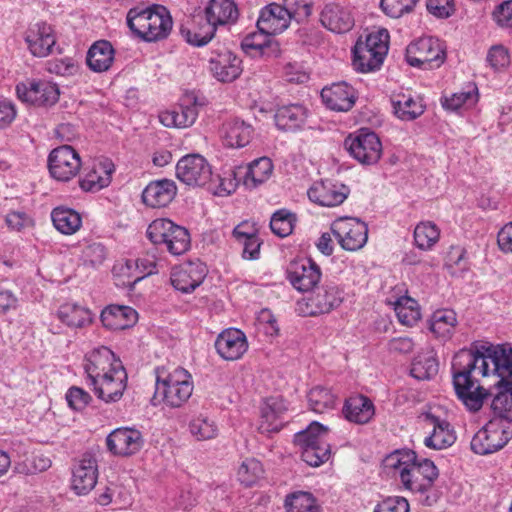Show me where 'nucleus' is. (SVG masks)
<instances>
[{"instance_id":"f257e3e1","label":"nucleus","mask_w":512,"mask_h":512,"mask_svg":"<svg viewBox=\"0 0 512 512\" xmlns=\"http://www.w3.org/2000/svg\"><path fill=\"white\" fill-rule=\"evenodd\" d=\"M490 346H481L476 351L460 350L452 361L453 384L457 396L472 411H479L488 398L489 389L477 385L473 373L482 377L491 376Z\"/></svg>"},{"instance_id":"f03ea898","label":"nucleus","mask_w":512,"mask_h":512,"mask_svg":"<svg viewBox=\"0 0 512 512\" xmlns=\"http://www.w3.org/2000/svg\"><path fill=\"white\" fill-rule=\"evenodd\" d=\"M382 466L387 475L398 477L404 489L412 493H425L438 477V470L431 460L418 459L409 449L393 451L384 458Z\"/></svg>"},{"instance_id":"7ed1b4c3","label":"nucleus","mask_w":512,"mask_h":512,"mask_svg":"<svg viewBox=\"0 0 512 512\" xmlns=\"http://www.w3.org/2000/svg\"><path fill=\"white\" fill-rule=\"evenodd\" d=\"M491 376L498 378L488 392L494 418L512 421V349L490 345Z\"/></svg>"},{"instance_id":"20e7f679","label":"nucleus","mask_w":512,"mask_h":512,"mask_svg":"<svg viewBox=\"0 0 512 512\" xmlns=\"http://www.w3.org/2000/svg\"><path fill=\"white\" fill-rule=\"evenodd\" d=\"M155 392L151 399L153 405L165 403L172 408H179L191 397L193 382L191 375L182 367L174 369L166 376L156 370Z\"/></svg>"},{"instance_id":"39448f33","label":"nucleus","mask_w":512,"mask_h":512,"mask_svg":"<svg viewBox=\"0 0 512 512\" xmlns=\"http://www.w3.org/2000/svg\"><path fill=\"white\" fill-rule=\"evenodd\" d=\"M389 34L386 29L369 33L359 38L352 50V64L356 71L368 73L378 70L388 52Z\"/></svg>"},{"instance_id":"423d86ee","label":"nucleus","mask_w":512,"mask_h":512,"mask_svg":"<svg viewBox=\"0 0 512 512\" xmlns=\"http://www.w3.org/2000/svg\"><path fill=\"white\" fill-rule=\"evenodd\" d=\"M291 17L283 6L272 3L264 7L258 16V37L264 40L258 41V55L277 57L280 47L273 35L283 32L290 23Z\"/></svg>"},{"instance_id":"0eeeda50","label":"nucleus","mask_w":512,"mask_h":512,"mask_svg":"<svg viewBox=\"0 0 512 512\" xmlns=\"http://www.w3.org/2000/svg\"><path fill=\"white\" fill-rule=\"evenodd\" d=\"M329 440V429L319 422H312L294 436V442L301 450L302 460L313 467H318L331 458Z\"/></svg>"},{"instance_id":"6e6552de","label":"nucleus","mask_w":512,"mask_h":512,"mask_svg":"<svg viewBox=\"0 0 512 512\" xmlns=\"http://www.w3.org/2000/svg\"><path fill=\"white\" fill-rule=\"evenodd\" d=\"M148 239L158 246H164L172 255L185 253L191 244L188 230L169 219H156L146 231Z\"/></svg>"},{"instance_id":"1a4fd4ad","label":"nucleus","mask_w":512,"mask_h":512,"mask_svg":"<svg viewBox=\"0 0 512 512\" xmlns=\"http://www.w3.org/2000/svg\"><path fill=\"white\" fill-rule=\"evenodd\" d=\"M512 438V421L492 418L475 433L471 440V449L479 455H488L502 449Z\"/></svg>"},{"instance_id":"9d476101","label":"nucleus","mask_w":512,"mask_h":512,"mask_svg":"<svg viewBox=\"0 0 512 512\" xmlns=\"http://www.w3.org/2000/svg\"><path fill=\"white\" fill-rule=\"evenodd\" d=\"M446 59L444 44L435 37H422L411 42L406 48V61L423 70L439 68Z\"/></svg>"},{"instance_id":"9b49d317","label":"nucleus","mask_w":512,"mask_h":512,"mask_svg":"<svg viewBox=\"0 0 512 512\" xmlns=\"http://www.w3.org/2000/svg\"><path fill=\"white\" fill-rule=\"evenodd\" d=\"M344 298V288L337 283L329 282L308 297L304 303L299 302L297 310L305 316L329 313L339 307Z\"/></svg>"},{"instance_id":"f8f14e48","label":"nucleus","mask_w":512,"mask_h":512,"mask_svg":"<svg viewBox=\"0 0 512 512\" xmlns=\"http://www.w3.org/2000/svg\"><path fill=\"white\" fill-rule=\"evenodd\" d=\"M349 154L363 165L376 164L382 155V143L378 135L368 129H360L345 139Z\"/></svg>"},{"instance_id":"ddd939ff","label":"nucleus","mask_w":512,"mask_h":512,"mask_svg":"<svg viewBox=\"0 0 512 512\" xmlns=\"http://www.w3.org/2000/svg\"><path fill=\"white\" fill-rule=\"evenodd\" d=\"M331 231L342 249L355 252L368 241V226L354 217H341L331 224Z\"/></svg>"},{"instance_id":"4468645a","label":"nucleus","mask_w":512,"mask_h":512,"mask_svg":"<svg viewBox=\"0 0 512 512\" xmlns=\"http://www.w3.org/2000/svg\"><path fill=\"white\" fill-rule=\"evenodd\" d=\"M81 158L70 145H62L53 149L48 157V169L51 176L62 182L70 181L80 171Z\"/></svg>"},{"instance_id":"2eb2a0df","label":"nucleus","mask_w":512,"mask_h":512,"mask_svg":"<svg viewBox=\"0 0 512 512\" xmlns=\"http://www.w3.org/2000/svg\"><path fill=\"white\" fill-rule=\"evenodd\" d=\"M177 178L189 186H205L212 180L211 166L199 154L183 156L176 165Z\"/></svg>"},{"instance_id":"dca6fc26","label":"nucleus","mask_w":512,"mask_h":512,"mask_svg":"<svg viewBox=\"0 0 512 512\" xmlns=\"http://www.w3.org/2000/svg\"><path fill=\"white\" fill-rule=\"evenodd\" d=\"M349 193L348 186L329 179L314 182L307 191L312 202L324 207L339 206L347 199Z\"/></svg>"},{"instance_id":"f3484780","label":"nucleus","mask_w":512,"mask_h":512,"mask_svg":"<svg viewBox=\"0 0 512 512\" xmlns=\"http://www.w3.org/2000/svg\"><path fill=\"white\" fill-rule=\"evenodd\" d=\"M117 369L103 374L97 379V384L88 383L95 395L106 403L119 401L127 386V373L124 366L117 364Z\"/></svg>"},{"instance_id":"a211bd4d","label":"nucleus","mask_w":512,"mask_h":512,"mask_svg":"<svg viewBox=\"0 0 512 512\" xmlns=\"http://www.w3.org/2000/svg\"><path fill=\"white\" fill-rule=\"evenodd\" d=\"M287 410L281 396L265 398L258 412V433L270 436L283 427V414Z\"/></svg>"},{"instance_id":"6ab92c4d","label":"nucleus","mask_w":512,"mask_h":512,"mask_svg":"<svg viewBox=\"0 0 512 512\" xmlns=\"http://www.w3.org/2000/svg\"><path fill=\"white\" fill-rule=\"evenodd\" d=\"M321 269L311 258H299L292 261L288 268V280L301 292L310 291L321 279Z\"/></svg>"},{"instance_id":"aec40b11","label":"nucleus","mask_w":512,"mask_h":512,"mask_svg":"<svg viewBox=\"0 0 512 512\" xmlns=\"http://www.w3.org/2000/svg\"><path fill=\"white\" fill-rule=\"evenodd\" d=\"M16 93L22 102L39 107L54 105L60 95L57 85L47 81H33L29 86L20 83L16 86Z\"/></svg>"},{"instance_id":"412c9836","label":"nucleus","mask_w":512,"mask_h":512,"mask_svg":"<svg viewBox=\"0 0 512 512\" xmlns=\"http://www.w3.org/2000/svg\"><path fill=\"white\" fill-rule=\"evenodd\" d=\"M117 364L122 362L105 346L94 349L85 358L84 369L87 374V384H97V379L103 374L114 372Z\"/></svg>"},{"instance_id":"4be33fe9","label":"nucleus","mask_w":512,"mask_h":512,"mask_svg":"<svg viewBox=\"0 0 512 512\" xmlns=\"http://www.w3.org/2000/svg\"><path fill=\"white\" fill-rule=\"evenodd\" d=\"M207 267L200 261L186 262L173 268L171 272V284L183 293L195 290L205 279Z\"/></svg>"},{"instance_id":"5701e85b","label":"nucleus","mask_w":512,"mask_h":512,"mask_svg":"<svg viewBox=\"0 0 512 512\" xmlns=\"http://www.w3.org/2000/svg\"><path fill=\"white\" fill-rule=\"evenodd\" d=\"M106 442L109 451L113 454L130 456L142 448L144 440L140 431L123 427L112 431L108 435Z\"/></svg>"},{"instance_id":"b1692460","label":"nucleus","mask_w":512,"mask_h":512,"mask_svg":"<svg viewBox=\"0 0 512 512\" xmlns=\"http://www.w3.org/2000/svg\"><path fill=\"white\" fill-rule=\"evenodd\" d=\"M423 419L426 427L431 429L424 439L426 447L441 450L455 442V433L449 422L440 419L431 412L425 413Z\"/></svg>"},{"instance_id":"393cba45","label":"nucleus","mask_w":512,"mask_h":512,"mask_svg":"<svg viewBox=\"0 0 512 512\" xmlns=\"http://www.w3.org/2000/svg\"><path fill=\"white\" fill-rule=\"evenodd\" d=\"M199 9L205 20L217 27L236 22L239 15L234 0H200Z\"/></svg>"},{"instance_id":"a878e982","label":"nucleus","mask_w":512,"mask_h":512,"mask_svg":"<svg viewBox=\"0 0 512 512\" xmlns=\"http://www.w3.org/2000/svg\"><path fill=\"white\" fill-rule=\"evenodd\" d=\"M309 111L300 103L280 105L274 112L275 126L285 132H297L306 126Z\"/></svg>"},{"instance_id":"bb28decb","label":"nucleus","mask_w":512,"mask_h":512,"mask_svg":"<svg viewBox=\"0 0 512 512\" xmlns=\"http://www.w3.org/2000/svg\"><path fill=\"white\" fill-rule=\"evenodd\" d=\"M321 98L327 108L333 111L346 112L355 104L356 90L346 82H337L321 91Z\"/></svg>"},{"instance_id":"cd10ccee","label":"nucleus","mask_w":512,"mask_h":512,"mask_svg":"<svg viewBox=\"0 0 512 512\" xmlns=\"http://www.w3.org/2000/svg\"><path fill=\"white\" fill-rule=\"evenodd\" d=\"M97 478V461L91 454L86 453L74 465L72 488L78 495H85L95 487Z\"/></svg>"},{"instance_id":"c85d7f7f","label":"nucleus","mask_w":512,"mask_h":512,"mask_svg":"<svg viewBox=\"0 0 512 512\" xmlns=\"http://www.w3.org/2000/svg\"><path fill=\"white\" fill-rule=\"evenodd\" d=\"M215 348L221 358L228 361L240 359L248 349L245 334L236 328L222 331L216 341Z\"/></svg>"},{"instance_id":"c756f323","label":"nucleus","mask_w":512,"mask_h":512,"mask_svg":"<svg viewBox=\"0 0 512 512\" xmlns=\"http://www.w3.org/2000/svg\"><path fill=\"white\" fill-rule=\"evenodd\" d=\"M240 60L228 49L214 50L209 59L210 70L221 82H232L241 73Z\"/></svg>"},{"instance_id":"7c9ffc66","label":"nucleus","mask_w":512,"mask_h":512,"mask_svg":"<svg viewBox=\"0 0 512 512\" xmlns=\"http://www.w3.org/2000/svg\"><path fill=\"white\" fill-rule=\"evenodd\" d=\"M25 41L30 52L36 57L48 56L56 44L53 28L44 22L31 26L26 32Z\"/></svg>"},{"instance_id":"2f4dec72","label":"nucleus","mask_w":512,"mask_h":512,"mask_svg":"<svg viewBox=\"0 0 512 512\" xmlns=\"http://www.w3.org/2000/svg\"><path fill=\"white\" fill-rule=\"evenodd\" d=\"M322 25L334 33H346L354 26V17L349 8L338 4L326 5L320 16Z\"/></svg>"},{"instance_id":"473e14b6","label":"nucleus","mask_w":512,"mask_h":512,"mask_svg":"<svg viewBox=\"0 0 512 512\" xmlns=\"http://www.w3.org/2000/svg\"><path fill=\"white\" fill-rule=\"evenodd\" d=\"M174 181L162 179L150 182L142 193L143 202L152 208L167 206L176 196Z\"/></svg>"},{"instance_id":"72a5a7b5","label":"nucleus","mask_w":512,"mask_h":512,"mask_svg":"<svg viewBox=\"0 0 512 512\" xmlns=\"http://www.w3.org/2000/svg\"><path fill=\"white\" fill-rule=\"evenodd\" d=\"M479 101V91L475 83H468L459 91L445 96L441 104L445 110L464 114L474 109Z\"/></svg>"},{"instance_id":"f704fd0d","label":"nucleus","mask_w":512,"mask_h":512,"mask_svg":"<svg viewBox=\"0 0 512 512\" xmlns=\"http://www.w3.org/2000/svg\"><path fill=\"white\" fill-rule=\"evenodd\" d=\"M221 133L226 146L241 148L251 142L254 135V128L244 121L233 119L223 124Z\"/></svg>"},{"instance_id":"c9c22d12","label":"nucleus","mask_w":512,"mask_h":512,"mask_svg":"<svg viewBox=\"0 0 512 512\" xmlns=\"http://www.w3.org/2000/svg\"><path fill=\"white\" fill-rule=\"evenodd\" d=\"M102 324L111 330H123L137 320V312L129 306L109 305L100 315Z\"/></svg>"},{"instance_id":"e433bc0d","label":"nucleus","mask_w":512,"mask_h":512,"mask_svg":"<svg viewBox=\"0 0 512 512\" xmlns=\"http://www.w3.org/2000/svg\"><path fill=\"white\" fill-rule=\"evenodd\" d=\"M391 102L395 116L403 121L414 120L425 110L423 99L411 93L394 95Z\"/></svg>"},{"instance_id":"4c0bfd02","label":"nucleus","mask_w":512,"mask_h":512,"mask_svg":"<svg viewBox=\"0 0 512 512\" xmlns=\"http://www.w3.org/2000/svg\"><path fill=\"white\" fill-rule=\"evenodd\" d=\"M172 25V18L166 7L154 5V11L151 18H149V25L146 26L143 40L153 42L166 38L172 29Z\"/></svg>"},{"instance_id":"58836bf2","label":"nucleus","mask_w":512,"mask_h":512,"mask_svg":"<svg viewBox=\"0 0 512 512\" xmlns=\"http://www.w3.org/2000/svg\"><path fill=\"white\" fill-rule=\"evenodd\" d=\"M115 50L107 40L96 41L88 50L86 63L88 67L97 73L110 69L114 62Z\"/></svg>"},{"instance_id":"ea45409f","label":"nucleus","mask_w":512,"mask_h":512,"mask_svg":"<svg viewBox=\"0 0 512 512\" xmlns=\"http://www.w3.org/2000/svg\"><path fill=\"white\" fill-rule=\"evenodd\" d=\"M113 171L114 164L111 161H101L79 180V185L86 192L99 191L110 184Z\"/></svg>"},{"instance_id":"a19ab883","label":"nucleus","mask_w":512,"mask_h":512,"mask_svg":"<svg viewBox=\"0 0 512 512\" xmlns=\"http://www.w3.org/2000/svg\"><path fill=\"white\" fill-rule=\"evenodd\" d=\"M343 412L348 421L365 424L373 418L375 407L368 397L356 395L346 401Z\"/></svg>"},{"instance_id":"79ce46f5","label":"nucleus","mask_w":512,"mask_h":512,"mask_svg":"<svg viewBox=\"0 0 512 512\" xmlns=\"http://www.w3.org/2000/svg\"><path fill=\"white\" fill-rule=\"evenodd\" d=\"M256 165V160L251 161L247 165L237 166L233 170V180H229L226 183L225 180H221L219 186V195L230 194L235 191L236 187L242 184L246 189H254L256 187V177L254 174V166Z\"/></svg>"},{"instance_id":"37998d69","label":"nucleus","mask_w":512,"mask_h":512,"mask_svg":"<svg viewBox=\"0 0 512 512\" xmlns=\"http://www.w3.org/2000/svg\"><path fill=\"white\" fill-rule=\"evenodd\" d=\"M233 238L244 246L242 256L244 259L256 258V221L244 220L232 231Z\"/></svg>"},{"instance_id":"c03bdc74","label":"nucleus","mask_w":512,"mask_h":512,"mask_svg":"<svg viewBox=\"0 0 512 512\" xmlns=\"http://www.w3.org/2000/svg\"><path fill=\"white\" fill-rule=\"evenodd\" d=\"M457 325V316L451 309H438L430 317L429 329L438 338L448 339Z\"/></svg>"},{"instance_id":"a18cd8bd","label":"nucleus","mask_w":512,"mask_h":512,"mask_svg":"<svg viewBox=\"0 0 512 512\" xmlns=\"http://www.w3.org/2000/svg\"><path fill=\"white\" fill-rule=\"evenodd\" d=\"M396 316L402 325L412 327L421 318V311L417 301L407 295L398 297L395 301L389 300Z\"/></svg>"},{"instance_id":"49530a36","label":"nucleus","mask_w":512,"mask_h":512,"mask_svg":"<svg viewBox=\"0 0 512 512\" xmlns=\"http://www.w3.org/2000/svg\"><path fill=\"white\" fill-rule=\"evenodd\" d=\"M438 372V361L432 349L420 352L413 360L410 374L418 380H429Z\"/></svg>"},{"instance_id":"de8ad7c7","label":"nucleus","mask_w":512,"mask_h":512,"mask_svg":"<svg viewBox=\"0 0 512 512\" xmlns=\"http://www.w3.org/2000/svg\"><path fill=\"white\" fill-rule=\"evenodd\" d=\"M55 228L65 235L74 234L82 225V219L78 212L65 207H56L51 213Z\"/></svg>"},{"instance_id":"09e8293b","label":"nucleus","mask_w":512,"mask_h":512,"mask_svg":"<svg viewBox=\"0 0 512 512\" xmlns=\"http://www.w3.org/2000/svg\"><path fill=\"white\" fill-rule=\"evenodd\" d=\"M59 319L69 327L82 328L92 323L89 309L77 304H64L58 310Z\"/></svg>"},{"instance_id":"8fccbe9b","label":"nucleus","mask_w":512,"mask_h":512,"mask_svg":"<svg viewBox=\"0 0 512 512\" xmlns=\"http://www.w3.org/2000/svg\"><path fill=\"white\" fill-rule=\"evenodd\" d=\"M414 243L423 251L432 250L440 239V229L432 221H422L414 228Z\"/></svg>"},{"instance_id":"3c124183","label":"nucleus","mask_w":512,"mask_h":512,"mask_svg":"<svg viewBox=\"0 0 512 512\" xmlns=\"http://www.w3.org/2000/svg\"><path fill=\"white\" fill-rule=\"evenodd\" d=\"M308 403L311 410L316 413H325L333 410L338 403V397L329 388L316 386L308 393Z\"/></svg>"},{"instance_id":"603ef678","label":"nucleus","mask_w":512,"mask_h":512,"mask_svg":"<svg viewBox=\"0 0 512 512\" xmlns=\"http://www.w3.org/2000/svg\"><path fill=\"white\" fill-rule=\"evenodd\" d=\"M203 105L204 102L199 101L193 92L186 93L182 97L179 107L175 109L178 127L185 128L191 126L198 116V107Z\"/></svg>"},{"instance_id":"864d4df0","label":"nucleus","mask_w":512,"mask_h":512,"mask_svg":"<svg viewBox=\"0 0 512 512\" xmlns=\"http://www.w3.org/2000/svg\"><path fill=\"white\" fill-rule=\"evenodd\" d=\"M284 507L286 512H320V506L316 498L305 491H296L285 497Z\"/></svg>"},{"instance_id":"5fc2aeb1","label":"nucleus","mask_w":512,"mask_h":512,"mask_svg":"<svg viewBox=\"0 0 512 512\" xmlns=\"http://www.w3.org/2000/svg\"><path fill=\"white\" fill-rule=\"evenodd\" d=\"M216 30V25L206 21L197 27H182L181 34L189 44L200 47L206 45L214 37Z\"/></svg>"},{"instance_id":"6e6d98bb","label":"nucleus","mask_w":512,"mask_h":512,"mask_svg":"<svg viewBox=\"0 0 512 512\" xmlns=\"http://www.w3.org/2000/svg\"><path fill=\"white\" fill-rule=\"evenodd\" d=\"M153 11L154 5L147 8L134 7L127 13L128 27L135 35L142 39L146 31V26L149 25V18H151Z\"/></svg>"},{"instance_id":"4d7b16f0","label":"nucleus","mask_w":512,"mask_h":512,"mask_svg":"<svg viewBox=\"0 0 512 512\" xmlns=\"http://www.w3.org/2000/svg\"><path fill=\"white\" fill-rule=\"evenodd\" d=\"M261 333L267 343H273L279 336L280 328L275 316L269 309L258 313V334Z\"/></svg>"},{"instance_id":"13d9d810","label":"nucleus","mask_w":512,"mask_h":512,"mask_svg":"<svg viewBox=\"0 0 512 512\" xmlns=\"http://www.w3.org/2000/svg\"><path fill=\"white\" fill-rule=\"evenodd\" d=\"M295 217L287 210L276 211L270 220V228L272 232L281 237L289 236L294 229Z\"/></svg>"},{"instance_id":"bf43d9fd","label":"nucleus","mask_w":512,"mask_h":512,"mask_svg":"<svg viewBox=\"0 0 512 512\" xmlns=\"http://www.w3.org/2000/svg\"><path fill=\"white\" fill-rule=\"evenodd\" d=\"M486 62L494 72L505 71L511 62L508 49L501 44L493 45L487 52Z\"/></svg>"},{"instance_id":"052dcab7","label":"nucleus","mask_w":512,"mask_h":512,"mask_svg":"<svg viewBox=\"0 0 512 512\" xmlns=\"http://www.w3.org/2000/svg\"><path fill=\"white\" fill-rule=\"evenodd\" d=\"M190 432L197 440H209L216 436L217 427L205 417H197L190 422Z\"/></svg>"},{"instance_id":"680f3d73","label":"nucleus","mask_w":512,"mask_h":512,"mask_svg":"<svg viewBox=\"0 0 512 512\" xmlns=\"http://www.w3.org/2000/svg\"><path fill=\"white\" fill-rule=\"evenodd\" d=\"M418 0H381L383 12L392 17L399 18L403 14L410 12Z\"/></svg>"},{"instance_id":"e2e57ef3","label":"nucleus","mask_w":512,"mask_h":512,"mask_svg":"<svg viewBox=\"0 0 512 512\" xmlns=\"http://www.w3.org/2000/svg\"><path fill=\"white\" fill-rule=\"evenodd\" d=\"M283 8L288 12L291 19L301 20L307 18L311 13L310 0H283Z\"/></svg>"},{"instance_id":"0e129e2a","label":"nucleus","mask_w":512,"mask_h":512,"mask_svg":"<svg viewBox=\"0 0 512 512\" xmlns=\"http://www.w3.org/2000/svg\"><path fill=\"white\" fill-rule=\"evenodd\" d=\"M105 257V247L101 243L89 244L84 248L82 252L84 263L91 267H96L102 264Z\"/></svg>"},{"instance_id":"69168bd1","label":"nucleus","mask_w":512,"mask_h":512,"mask_svg":"<svg viewBox=\"0 0 512 512\" xmlns=\"http://www.w3.org/2000/svg\"><path fill=\"white\" fill-rule=\"evenodd\" d=\"M409 510L408 501L399 496L388 497L374 508V512H409Z\"/></svg>"},{"instance_id":"338daca9","label":"nucleus","mask_w":512,"mask_h":512,"mask_svg":"<svg viewBox=\"0 0 512 512\" xmlns=\"http://www.w3.org/2000/svg\"><path fill=\"white\" fill-rule=\"evenodd\" d=\"M66 399L71 408L80 411L89 404L91 396L82 388L74 386L68 390Z\"/></svg>"},{"instance_id":"774afa93","label":"nucleus","mask_w":512,"mask_h":512,"mask_svg":"<svg viewBox=\"0 0 512 512\" xmlns=\"http://www.w3.org/2000/svg\"><path fill=\"white\" fill-rule=\"evenodd\" d=\"M493 19L501 27H512V0L497 6L493 11Z\"/></svg>"}]
</instances>
